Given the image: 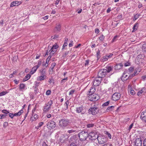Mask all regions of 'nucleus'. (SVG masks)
Wrapping results in <instances>:
<instances>
[{
	"instance_id": "nucleus-44",
	"label": "nucleus",
	"mask_w": 146,
	"mask_h": 146,
	"mask_svg": "<svg viewBox=\"0 0 146 146\" xmlns=\"http://www.w3.org/2000/svg\"><path fill=\"white\" fill-rule=\"evenodd\" d=\"M105 134L108 135L109 138L110 139L111 138V135L108 132L106 131L105 133Z\"/></svg>"
},
{
	"instance_id": "nucleus-7",
	"label": "nucleus",
	"mask_w": 146,
	"mask_h": 146,
	"mask_svg": "<svg viewBox=\"0 0 146 146\" xmlns=\"http://www.w3.org/2000/svg\"><path fill=\"white\" fill-rule=\"evenodd\" d=\"M98 134L95 132H92L88 133V137L91 140H95L97 139L98 137Z\"/></svg>"
},
{
	"instance_id": "nucleus-64",
	"label": "nucleus",
	"mask_w": 146,
	"mask_h": 146,
	"mask_svg": "<svg viewBox=\"0 0 146 146\" xmlns=\"http://www.w3.org/2000/svg\"><path fill=\"white\" fill-rule=\"evenodd\" d=\"M42 146H48L45 141H44L42 143Z\"/></svg>"
},
{
	"instance_id": "nucleus-50",
	"label": "nucleus",
	"mask_w": 146,
	"mask_h": 146,
	"mask_svg": "<svg viewBox=\"0 0 146 146\" xmlns=\"http://www.w3.org/2000/svg\"><path fill=\"white\" fill-rule=\"evenodd\" d=\"M35 86H33V87H35V88H38L39 86V84L40 83V82H38L36 81L35 82Z\"/></svg>"
},
{
	"instance_id": "nucleus-40",
	"label": "nucleus",
	"mask_w": 146,
	"mask_h": 146,
	"mask_svg": "<svg viewBox=\"0 0 146 146\" xmlns=\"http://www.w3.org/2000/svg\"><path fill=\"white\" fill-rule=\"evenodd\" d=\"M105 38V37L102 34L99 37V39L101 41H103L104 38Z\"/></svg>"
},
{
	"instance_id": "nucleus-38",
	"label": "nucleus",
	"mask_w": 146,
	"mask_h": 146,
	"mask_svg": "<svg viewBox=\"0 0 146 146\" xmlns=\"http://www.w3.org/2000/svg\"><path fill=\"white\" fill-rule=\"evenodd\" d=\"M44 76L41 75L40 76L37 78V80L40 81L43 80L44 79Z\"/></svg>"
},
{
	"instance_id": "nucleus-37",
	"label": "nucleus",
	"mask_w": 146,
	"mask_h": 146,
	"mask_svg": "<svg viewBox=\"0 0 146 146\" xmlns=\"http://www.w3.org/2000/svg\"><path fill=\"white\" fill-rule=\"evenodd\" d=\"M52 104L53 102L52 100H50L48 103H46V104H47L48 106L50 107H51V106L52 105Z\"/></svg>"
},
{
	"instance_id": "nucleus-45",
	"label": "nucleus",
	"mask_w": 146,
	"mask_h": 146,
	"mask_svg": "<svg viewBox=\"0 0 146 146\" xmlns=\"http://www.w3.org/2000/svg\"><path fill=\"white\" fill-rule=\"evenodd\" d=\"M58 48V46L56 44L52 46V49H55V50H57V48Z\"/></svg>"
},
{
	"instance_id": "nucleus-32",
	"label": "nucleus",
	"mask_w": 146,
	"mask_h": 146,
	"mask_svg": "<svg viewBox=\"0 0 146 146\" xmlns=\"http://www.w3.org/2000/svg\"><path fill=\"white\" fill-rule=\"evenodd\" d=\"M140 14H137L135 15H134V18L133 19V21H135L140 16Z\"/></svg>"
},
{
	"instance_id": "nucleus-61",
	"label": "nucleus",
	"mask_w": 146,
	"mask_h": 146,
	"mask_svg": "<svg viewBox=\"0 0 146 146\" xmlns=\"http://www.w3.org/2000/svg\"><path fill=\"white\" fill-rule=\"evenodd\" d=\"M44 124V123L42 122H40L38 124V127H41Z\"/></svg>"
},
{
	"instance_id": "nucleus-21",
	"label": "nucleus",
	"mask_w": 146,
	"mask_h": 146,
	"mask_svg": "<svg viewBox=\"0 0 146 146\" xmlns=\"http://www.w3.org/2000/svg\"><path fill=\"white\" fill-rule=\"evenodd\" d=\"M68 104L69 101L68 100H67L65 102L64 105V107L63 108V110H65L68 109Z\"/></svg>"
},
{
	"instance_id": "nucleus-22",
	"label": "nucleus",
	"mask_w": 146,
	"mask_h": 146,
	"mask_svg": "<svg viewBox=\"0 0 146 146\" xmlns=\"http://www.w3.org/2000/svg\"><path fill=\"white\" fill-rule=\"evenodd\" d=\"M109 58H108V56L107 55H106L103 56L102 58L100 59V61L102 62H104L107 61Z\"/></svg>"
},
{
	"instance_id": "nucleus-26",
	"label": "nucleus",
	"mask_w": 146,
	"mask_h": 146,
	"mask_svg": "<svg viewBox=\"0 0 146 146\" xmlns=\"http://www.w3.org/2000/svg\"><path fill=\"white\" fill-rule=\"evenodd\" d=\"M31 75L30 74H27L23 79V81L24 82L28 80L31 77Z\"/></svg>"
},
{
	"instance_id": "nucleus-6",
	"label": "nucleus",
	"mask_w": 146,
	"mask_h": 146,
	"mask_svg": "<svg viewBox=\"0 0 146 146\" xmlns=\"http://www.w3.org/2000/svg\"><path fill=\"white\" fill-rule=\"evenodd\" d=\"M76 113H80L82 115H83L85 113V110L82 106L76 107Z\"/></svg>"
},
{
	"instance_id": "nucleus-17",
	"label": "nucleus",
	"mask_w": 146,
	"mask_h": 146,
	"mask_svg": "<svg viewBox=\"0 0 146 146\" xmlns=\"http://www.w3.org/2000/svg\"><path fill=\"white\" fill-rule=\"evenodd\" d=\"M92 87H91L90 90L88 91L89 94H88V95L93 94L96 91V88L95 87V86H93Z\"/></svg>"
},
{
	"instance_id": "nucleus-18",
	"label": "nucleus",
	"mask_w": 146,
	"mask_h": 146,
	"mask_svg": "<svg viewBox=\"0 0 146 146\" xmlns=\"http://www.w3.org/2000/svg\"><path fill=\"white\" fill-rule=\"evenodd\" d=\"M21 4L20 2L17 1H14L12 2L10 5L11 7H13L14 6H17Z\"/></svg>"
},
{
	"instance_id": "nucleus-63",
	"label": "nucleus",
	"mask_w": 146,
	"mask_h": 146,
	"mask_svg": "<svg viewBox=\"0 0 146 146\" xmlns=\"http://www.w3.org/2000/svg\"><path fill=\"white\" fill-rule=\"evenodd\" d=\"M143 146H146V138L143 141Z\"/></svg>"
},
{
	"instance_id": "nucleus-8",
	"label": "nucleus",
	"mask_w": 146,
	"mask_h": 146,
	"mask_svg": "<svg viewBox=\"0 0 146 146\" xmlns=\"http://www.w3.org/2000/svg\"><path fill=\"white\" fill-rule=\"evenodd\" d=\"M102 79L97 76L94 80L93 86H98L101 83Z\"/></svg>"
},
{
	"instance_id": "nucleus-59",
	"label": "nucleus",
	"mask_w": 146,
	"mask_h": 146,
	"mask_svg": "<svg viewBox=\"0 0 146 146\" xmlns=\"http://www.w3.org/2000/svg\"><path fill=\"white\" fill-rule=\"evenodd\" d=\"M131 94L133 95H134L135 94V91L133 90H131L130 91Z\"/></svg>"
},
{
	"instance_id": "nucleus-24",
	"label": "nucleus",
	"mask_w": 146,
	"mask_h": 146,
	"mask_svg": "<svg viewBox=\"0 0 146 146\" xmlns=\"http://www.w3.org/2000/svg\"><path fill=\"white\" fill-rule=\"evenodd\" d=\"M26 87L25 85L23 83L20 84L19 85V89L20 90H24Z\"/></svg>"
},
{
	"instance_id": "nucleus-60",
	"label": "nucleus",
	"mask_w": 146,
	"mask_h": 146,
	"mask_svg": "<svg viewBox=\"0 0 146 146\" xmlns=\"http://www.w3.org/2000/svg\"><path fill=\"white\" fill-rule=\"evenodd\" d=\"M107 55L108 56V58H111L113 55V54L111 53H110L108 54H107Z\"/></svg>"
},
{
	"instance_id": "nucleus-27",
	"label": "nucleus",
	"mask_w": 146,
	"mask_h": 146,
	"mask_svg": "<svg viewBox=\"0 0 146 146\" xmlns=\"http://www.w3.org/2000/svg\"><path fill=\"white\" fill-rule=\"evenodd\" d=\"M40 71L41 75L44 76L46 74V70L42 68L40 70Z\"/></svg>"
},
{
	"instance_id": "nucleus-62",
	"label": "nucleus",
	"mask_w": 146,
	"mask_h": 146,
	"mask_svg": "<svg viewBox=\"0 0 146 146\" xmlns=\"http://www.w3.org/2000/svg\"><path fill=\"white\" fill-rule=\"evenodd\" d=\"M143 80H145L146 79V74L143 76L141 77Z\"/></svg>"
},
{
	"instance_id": "nucleus-15",
	"label": "nucleus",
	"mask_w": 146,
	"mask_h": 146,
	"mask_svg": "<svg viewBox=\"0 0 146 146\" xmlns=\"http://www.w3.org/2000/svg\"><path fill=\"white\" fill-rule=\"evenodd\" d=\"M140 118L145 122H146V111L143 112L141 114Z\"/></svg>"
},
{
	"instance_id": "nucleus-5",
	"label": "nucleus",
	"mask_w": 146,
	"mask_h": 146,
	"mask_svg": "<svg viewBox=\"0 0 146 146\" xmlns=\"http://www.w3.org/2000/svg\"><path fill=\"white\" fill-rule=\"evenodd\" d=\"M98 143L100 144H103L107 141V138L104 136H99L97 138Z\"/></svg>"
},
{
	"instance_id": "nucleus-4",
	"label": "nucleus",
	"mask_w": 146,
	"mask_h": 146,
	"mask_svg": "<svg viewBox=\"0 0 146 146\" xmlns=\"http://www.w3.org/2000/svg\"><path fill=\"white\" fill-rule=\"evenodd\" d=\"M107 74V71L106 69H101L100 70L98 73L97 76L102 79Z\"/></svg>"
},
{
	"instance_id": "nucleus-28",
	"label": "nucleus",
	"mask_w": 146,
	"mask_h": 146,
	"mask_svg": "<svg viewBox=\"0 0 146 146\" xmlns=\"http://www.w3.org/2000/svg\"><path fill=\"white\" fill-rule=\"evenodd\" d=\"M50 52L49 53V54L50 55H53L56 52L57 50H55L52 48H51L49 52Z\"/></svg>"
},
{
	"instance_id": "nucleus-1",
	"label": "nucleus",
	"mask_w": 146,
	"mask_h": 146,
	"mask_svg": "<svg viewBox=\"0 0 146 146\" xmlns=\"http://www.w3.org/2000/svg\"><path fill=\"white\" fill-rule=\"evenodd\" d=\"M70 123V121L68 119H61L59 121V126L60 127L64 128L68 126Z\"/></svg>"
},
{
	"instance_id": "nucleus-33",
	"label": "nucleus",
	"mask_w": 146,
	"mask_h": 146,
	"mask_svg": "<svg viewBox=\"0 0 146 146\" xmlns=\"http://www.w3.org/2000/svg\"><path fill=\"white\" fill-rule=\"evenodd\" d=\"M68 79V77H66L62 79L61 82V84L62 85H63L65 82H66V81Z\"/></svg>"
},
{
	"instance_id": "nucleus-11",
	"label": "nucleus",
	"mask_w": 146,
	"mask_h": 146,
	"mask_svg": "<svg viewBox=\"0 0 146 146\" xmlns=\"http://www.w3.org/2000/svg\"><path fill=\"white\" fill-rule=\"evenodd\" d=\"M120 94L119 93H115L112 95V99L114 101L118 100L120 98Z\"/></svg>"
},
{
	"instance_id": "nucleus-29",
	"label": "nucleus",
	"mask_w": 146,
	"mask_h": 146,
	"mask_svg": "<svg viewBox=\"0 0 146 146\" xmlns=\"http://www.w3.org/2000/svg\"><path fill=\"white\" fill-rule=\"evenodd\" d=\"M114 106H111L108 107L106 110L107 112L111 111L113 110Z\"/></svg>"
},
{
	"instance_id": "nucleus-25",
	"label": "nucleus",
	"mask_w": 146,
	"mask_h": 146,
	"mask_svg": "<svg viewBox=\"0 0 146 146\" xmlns=\"http://www.w3.org/2000/svg\"><path fill=\"white\" fill-rule=\"evenodd\" d=\"M138 23H136L134 24L133 27V30L132 31V32H135L137 30L138 27Z\"/></svg>"
},
{
	"instance_id": "nucleus-31",
	"label": "nucleus",
	"mask_w": 146,
	"mask_h": 146,
	"mask_svg": "<svg viewBox=\"0 0 146 146\" xmlns=\"http://www.w3.org/2000/svg\"><path fill=\"white\" fill-rule=\"evenodd\" d=\"M134 69V67H130L128 69V70L126 71L128 74H129L133 72Z\"/></svg>"
},
{
	"instance_id": "nucleus-14",
	"label": "nucleus",
	"mask_w": 146,
	"mask_h": 146,
	"mask_svg": "<svg viewBox=\"0 0 146 146\" xmlns=\"http://www.w3.org/2000/svg\"><path fill=\"white\" fill-rule=\"evenodd\" d=\"M142 141L141 138L136 139L135 141L134 146H141Z\"/></svg>"
},
{
	"instance_id": "nucleus-9",
	"label": "nucleus",
	"mask_w": 146,
	"mask_h": 146,
	"mask_svg": "<svg viewBox=\"0 0 146 146\" xmlns=\"http://www.w3.org/2000/svg\"><path fill=\"white\" fill-rule=\"evenodd\" d=\"M88 99L91 101H96L98 99L99 97L98 95L96 94H92L89 95Z\"/></svg>"
},
{
	"instance_id": "nucleus-42",
	"label": "nucleus",
	"mask_w": 146,
	"mask_h": 146,
	"mask_svg": "<svg viewBox=\"0 0 146 146\" xmlns=\"http://www.w3.org/2000/svg\"><path fill=\"white\" fill-rule=\"evenodd\" d=\"M124 66L125 67L129 66H130V64L129 62H126L124 63Z\"/></svg>"
},
{
	"instance_id": "nucleus-48",
	"label": "nucleus",
	"mask_w": 146,
	"mask_h": 146,
	"mask_svg": "<svg viewBox=\"0 0 146 146\" xmlns=\"http://www.w3.org/2000/svg\"><path fill=\"white\" fill-rule=\"evenodd\" d=\"M37 108V105H35L34 108L32 110V113L33 114L34 113V112L35 111V110H36V109Z\"/></svg>"
},
{
	"instance_id": "nucleus-52",
	"label": "nucleus",
	"mask_w": 146,
	"mask_h": 146,
	"mask_svg": "<svg viewBox=\"0 0 146 146\" xmlns=\"http://www.w3.org/2000/svg\"><path fill=\"white\" fill-rule=\"evenodd\" d=\"M73 41L72 40H71L70 41V43L68 45L69 47H71L73 46Z\"/></svg>"
},
{
	"instance_id": "nucleus-56",
	"label": "nucleus",
	"mask_w": 146,
	"mask_h": 146,
	"mask_svg": "<svg viewBox=\"0 0 146 146\" xmlns=\"http://www.w3.org/2000/svg\"><path fill=\"white\" fill-rule=\"evenodd\" d=\"M51 91L50 90H47L46 92V94L47 95H49L50 94Z\"/></svg>"
},
{
	"instance_id": "nucleus-58",
	"label": "nucleus",
	"mask_w": 146,
	"mask_h": 146,
	"mask_svg": "<svg viewBox=\"0 0 146 146\" xmlns=\"http://www.w3.org/2000/svg\"><path fill=\"white\" fill-rule=\"evenodd\" d=\"M89 60H85V66H88L89 64Z\"/></svg>"
},
{
	"instance_id": "nucleus-39",
	"label": "nucleus",
	"mask_w": 146,
	"mask_h": 146,
	"mask_svg": "<svg viewBox=\"0 0 146 146\" xmlns=\"http://www.w3.org/2000/svg\"><path fill=\"white\" fill-rule=\"evenodd\" d=\"M56 65V63L54 62L52 63L51 65V67L50 68H51V70H53V68Z\"/></svg>"
},
{
	"instance_id": "nucleus-3",
	"label": "nucleus",
	"mask_w": 146,
	"mask_h": 146,
	"mask_svg": "<svg viewBox=\"0 0 146 146\" xmlns=\"http://www.w3.org/2000/svg\"><path fill=\"white\" fill-rule=\"evenodd\" d=\"M56 126V123L52 120H49L46 124L47 127L49 129H54Z\"/></svg>"
},
{
	"instance_id": "nucleus-2",
	"label": "nucleus",
	"mask_w": 146,
	"mask_h": 146,
	"mask_svg": "<svg viewBox=\"0 0 146 146\" xmlns=\"http://www.w3.org/2000/svg\"><path fill=\"white\" fill-rule=\"evenodd\" d=\"M88 135V132L82 131L79 133L78 137L80 140L81 141H84L86 140Z\"/></svg>"
},
{
	"instance_id": "nucleus-55",
	"label": "nucleus",
	"mask_w": 146,
	"mask_h": 146,
	"mask_svg": "<svg viewBox=\"0 0 146 146\" xmlns=\"http://www.w3.org/2000/svg\"><path fill=\"white\" fill-rule=\"evenodd\" d=\"M34 91L35 93L36 94L38 93V88H35V87H34Z\"/></svg>"
},
{
	"instance_id": "nucleus-20",
	"label": "nucleus",
	"mask_w": 146,
	"mask_h": 146,
	"mask_svg": "<svg viewBox=\"0 0 146 146\" xmlns=\"http://www.w3.org/2000/svg\"><path fill=\"white\" fill-rule=\"evenodd\" d=\"M99 105L98 104V103L94 102L92 104V107L94 108H95L97 109H99Z\"/></svg>"
},
{
	"instance_id": "nucleus-13",
	"label": "nucleus",
	"mask_w": 146,
	"mask_h": 146,
	"mask_svg": "<svg viewBox=\"0 0 146 146\" xmlns=\"http://www.w3.org/2000/svg\"><path fill=\"white\" fill-rule=\"evenodd\" d=\"M123 66L122 63H118L114 66V69L116 70L119 71L121 70Z\"/></svg>"
},
{
	"instance_id": "nucleus-16",
	"label": "nucleus",
	"mask_w": 146,
	"mask_h": 146,
	"mask_svg": "<svg viewBox=\"0 0 146 146\" xmlns=\"http://www.w3.org/2000/svg\"><path fill=\"white\" fill-rule=\"evenodd\" d=\"M51 108V107L49 106L47 104H45L43 107V111L44 112H46L49 111Z\"/></svg>"
},
{
	"instance_id": "nucleus-51",
	"label": "nucleus",
	"mask_w": 146,
	"mask_h": 146,
	"mask_svg": "<svg viewBox=\"0 0 146 146\" xmlns=\"http://www.w3.org/2000/svg\"><path fill=\"white\" fill-rule=\"evenodd\" d=\"M75 90H71L69 93V95H72L73 93L75 92Z\"/></svg>"
},
{
	"instance_id": "nucleus-43",
	"label": "nucleus",
	"mask_w": 146,
	"mask_h": 146,
	"mask_svg": "<svg viewBox=\"0 0 146 146\" xmlns=\"http://www.w3.org/2000/svg\"><path fill=\"white\" fill-rule=\"evenodd\" d=\"M94 125V124L93 123H90V124H88L87 125V126L88 128H90L93 127Z\"/></svg>"
},
{
	"instance_id": "nucleus-12",
	"label": "nucleus",
	"mask_w": 146,
	"mask_h": 146,
	"mask_svg": "<svg viewBox=\"0 0 146 146\" xmlns=\"http://www.w3.org/2000/svg\"><path fill=\"white\" fill-rule=\"evenodd\" d=\"M127 72L126 71H125L123 73L122 76L121 77V80L122 81L126 80L127 79H129Z\"/></svg>"
},
{
	"instance_id": "nucleus-49",
	"label": "nucleus",
	"mask_w": 146,
	"mask_h": 146,
	"mask_svg": "<svg viewBox=\"0 0 146 146\" xmlns=\"http://www.w3.org/2000/svg\"><path fill=\"white\" fill-rule=\"evenodd\" d=\"M69 51H68L66 52H65L62 55V57L64 58L65 57L66 55L68 54Z\"/></svg>"
},
{
	"instance_id": "nucleus-36",
	"label": "nucleus",
	"mask_w": 146,
	"mask_h": 146,
	"mask_svg": "<svg viewBox=\"0 0 146 146\" xmlns=\"http://www.w3.org/2000/svg\"><path fill=\"white\" fill-rule=\"evenodd\" d=\"M8 93L7 92L3 91L0 93V96H4Z\"/></svg>"
},
{
	"instance_id": "nucleus-53",
	"label": "nucleus",
	"mask_w": 146,
	"mask_h": 146,
	"mask_svg": "<svg viewBox=\"0 0 146 146\" xmlns=\"http://www.w3.org/2000/svg\"><path fill=\"white\" fill-rule=\"evenodd\" d=\"M23 111L22 110H21L19 111L17 113L18 114V115L19 116L21 114L23 113Z\"/></svg>"
},
{
	"instance_id": "nucleus-54",
	"label": "nucleus",
	"mask_w": 146,
	"mask_h": 146,
	"mask_svg": "<svg viewBox=\"0 0 146 146\" xmlns=\"http://www.w3.org/2000/svg\"><path fill=\"white\" fill-rule=\"evenodd\" d=\"M75 131V130H68L67 132L69 133H74Z\"/></svg>"
},
{
	"instance_id": "nucleus-34",
	"label": "nucleus",
	"mask_w": 146,
	"mask_h": 146,
	"mask_svg": "<svg viewBox=\"0 0 146 146\" xmlns=\"http://www.w3.org/2000/svg\"><path fill=\"white\" fill-rule=\"evenodd\" d=\"M100 50H98L97 52L96 55H97V57L98 58V60L99 59L100 57Z\"/></svg>"
},
{
	"instance_id": "nucleus-23",
	"label": "nucleus",
	"mask_w": 146,
	"mask_h": 146,
	"mask_svg": "<svg viewBox=\"0 0 146 146\" xmlns=\"http://www.w3.org/2000/svg\"><path fill=\"white\" fill-rule=\"evenodd\" d=\"M146 90V88H142L141 90L139 91L137 93V94L138 96H140L141 95V94H143V93L144 92H145V91Z\"/></svg>"
},
{
	"instance_id": "nucleus-30",
	"label": "nucleus",
	"mask_w": 146,
	"mask_h": 146,
	"mask_svg": "<svg viewBox=\"0 0 146 146\" xmlns=\"http://www.w3.org/2000/svg\"><path fill=\"white\" fill-rule=\"evenodd\" d=\"M106 70L107 71V73L108 72L109 73L112 70L113 67V66H110L106 67Z\"/></svg>"
},
{
	"instance_id": "nucleus-19",
	"label": "nucleus",
	"mask_w": 146,
	"mask_h": 146,
	"mask_svg": "<svg viewBox=\"0 0 146 146\" xmlns=\"http://www.w3.org/2000/svg\"><path fill=\"white\" fill-rule=\"evenodd\" d=\"M61 30V25L60 24L56 25V27L54 29L55 32L59 31Z\"/></svg>"
},
{
	"instance_id": "nucleus-10",
	"label": "nucleus",
	"mask_w": 146,
	"mask_h": 146,
	"mask_svg": "<svg viewBox=\"0 0 146 146\" xmlns=\"http://www.w3.org/2000/svg\"><path fill=\"white\" fill-rule=\"evenodd\" d=\"M99 109L94 108H90L89 110V112L92 114L93 115H95L99 112Z\"/></svg>"
},
{
	"instance_id": "nucleus-41",
	"label": "nucleus",
	"mask_w": 146,
	"mask_h": 146,
	"mask_svg": "<svg viewBox=\"0 0 146 146\" xmlns=\"http://www.w3.org/2000/svg\"><path fill=\"white\" fill-rule=\"evenodd\" d=\"M38 68V66H35L33 67V68L32 70L33 71H34V72H35Z\"/></svg>"
},
{
	"instance_id": "nucleus-47",
	"label": "nucleus",
	"mask_w": 146,
	"mask_h": 146,
	"mask_svg": "<svg viewBox=\"0 0 146 146\" xmlns=\"http://www.w3.org/2000/svg\"><path fill=\"white\" fill-rule=\"evenodd\" d=\"M142 50L144 52H146V44H143L142 46Z\"/></svg>"
},
{
	"instance_id": "nucleus-57",
	"label": "nucleus",
	"mask_w": 146,
	"mask_h": 146,
	"mask_svg": "<svg viewBox=\"0 0 146 146\" xmlns=\"http://www.w3.org/2000/svg\"><path fill=\"white\" fill-rule=\"evenodd\" d=\"M117 36H115L113 38V39L112 40V42H115V41L117 39Z\"/></svg>"
},
{
	"instance_id": "nucleus-35",
	"label": "nucleus",
	"mask_w": 146,
	"mask_h": 146,
	"mask_svg": "<svg viewBox=\"0 0 146 146\" xmlns=\"http://www.w3.org/2000/svg\"><path fill=\"white\" fill-rule=\"evenodd\" d=\"M2 112L5 114V115H7L9 113V111L7 110H2Z\"/></svg>"
},
{
	"instance_id": "nucleus-46",
	"label": "nucleus",
	"mask_w": 146,
	"mask_h": 146,
	"mask_svg": "<svg viewBox=\"0 0 146 146\" xmlns=\"http://www.w3.org/2000/svg\"><path fill=\"white\" fill-rule=\"evenodd\" d=\"M110 101H108L105 103H104L102 105L103 106H107L108 105L110 104Z\"/></svg>"
}]
</instances>
